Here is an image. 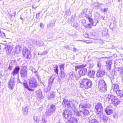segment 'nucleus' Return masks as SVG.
Returning a JSON list of instances; mask_svg holds the SVG:
<instances>
[{
    "instance_id": "obj_52",
    "label": "nucleus",
    "mask_w": 123,
    "mask_h": 123,
    "mask_svg": "<svg viewBox=\"0 0 123 123\" xmlns=\"http://www.w3.org/2000/svg\"><path fill=\"white\" fill-rule=\"evenodd\" d=\"M91 14L90 13L89 14V15H86V18H88V19H89V18H90V15H91Z\"/></svg>"
},
{
    "instance_id": "obj_55",
    "label": "nucleus",
    "mask_w": 123,
    "mask_h": 123,
    "mask_svg": "<svg viewBox=\"0 0 123 123\" xmlns=\"http://www.w3.org/2000/svg\"><path fill=\"white\" fill-rule=\"evenodd\" d=\"M93 65L92 64H90L89 66L90 68H92L93 67Z\"/></svg>"
},
{
    "instance_id": "obj_12",
    "label": "nucleus",
    "mask_w": 123,
    "mask_h": 123,
    "mask_svg": "<svg viewBox=\"0 0 123 123\" xmlns=\"http://www.w3.org/2000/svg\"><path fill=\"white\" fill-rule=\"evenodd\" d=\"M71 103H72L71 101H69L67 100L64 99L63 100L62 104L66 107L71 108Z\"/></svg>"
},
{
    "instance_id": "obj_21",
    "label": "nucleus",
    "mask_w": 123,
    "mask_h": 123,
    "mask_svg": "<svg viewBox=\"0 0 123 123\" xmlns=\"http://www.w3.org/2000/svg\"><path fill=\"white\" fill-rule=\"evenodd\" d=\"M111 106H108L105 110L106 113L108 115H110L113 112V111L110 108Z\"/></svg>"
},
{
    "instance_id": "obj_30",
    "label": "nucleus",
    "mask_w": 123,
    "mask_h": 123,
    "mask_svg": "<svg viewBox=\"0 0 123 123\" xmlns=\"http://www.w3.org/2000/svg\"><path fill=\"white\" fill-rule=\"evenodd\" d=\"M61 78H58V79L60 81H61L63 79V78L65 77V73L64 71H61Z\"/></svg>"
},
{
    "instance_id": "obj_28",
    "label": "nucleus",
    "mask_w": 123,
    "mask_h": 123,
    "mask_svg": "<svg viewBox=\"0 0 123 123\" xmlns=\"http://www.w3.org/2000/svg\"><path fill=\"white\" fill-rule=\"evenodd\" d=\"M116 92V93L118 96H119V97L121 98L123 96L122 91L120 90L119 89Z\"/></svg>"
},
{
    "instance_id": "obj_59",
    "label": "nucleus",
    "mask_w": 123,
    "mask_h": 123,
    "mask_svg": "<svg viewBox=\"0 0 123 123\" xmlns=\"http://www.w3.org/2000/svg\"><path fill=\"white\" fill-rule=\"evenodd\" d=\"M18 83H21L20 81L19 78H18Z\"/></svg>"
},
{
    "instance_id": "obj_40",
    "label": "nucleus",
    "mask_w": 123,
    "mask_h": 123,
    "mask_svg": "<svg viewBox=\"0 0 123 123\" xmlns=\"http://www.w3.org/2000/svg\"><path fill=\"white\" fill-rule=\"evenodd\" d=\"M118 71L120 73H122L123 72V68L122 67L118 68Z\"/></svg>"
},
{
    "instance_id": "obj_18",
    "label": "nucleus",
    "mask_w": 123,
    "mask_h": 123,
    "mask_svg": "<svg viewBox=\"0 0 123 123\" xmlns=\"http://www.w3.org/2000/svg\"><path fill=\"white\" fill-rule=\"evenodd\" d=\"M20 68L19 66H17L16 67L13 71L11 73L12 75L14 76L18 74L19 72Z\"/></svg>"
},
{
    "instance_id": "obj_50",
    "label": "nucleus",
    "mask_w": 123,
    "mask_h": 123,
    "mask_svg": "<svg viewBox=\"0 0 123 123\" xmlns=\"http://www.w3.org/2000/svg\"><path fill=\"white\" fill-rule=\"evenodd\" d=\"M40 14V13L39 12L37 13L36 14V18H38L39 16V14Z\"/></svg>"
},
{
    "instance_id": "obj_32",
    "label": "nucleus",
    "mask_w": 123,
    "mask_h": 123,
    "mask_svg": "<svg viewBox=\"0 0 123 123\" xmlns=\"http://www.w3.org/2000/svg\"><path fill=\"white\" fill-rule=\"evenodd\" d=\"M23 85L25 87V88L27 89L28 90H31L32 91H33L31 89L28 87V86L27 83H23Z\"/></svg>"
},
{
    "instance_id": "obj_58",
    "label": "nucleus",
    "mask_w": 123,
    "mask_h": 123,
    "mask_svg": "<svg viewBox=\"0 0 123 123\" xmlns=\"http://www.w3.org/2000/svg\"><path fill=\"white\" fill-rule=\"evenodd\" d=\"M16 12H14L12 14V15L13 16H14V17L15 16V15H16Z\"/></svg>"
},
{
    "instance_id": "obj_38",
    "label": "nucleus",
    "mask_w": 123,
    "mask_h": 123,
    "mask_svg": "<svg viewBox=\"0 0 123 123\" xmlns=\"http://www.w3.org/2000/svg\"><path fill=\"white\" fill-rule=\"evenodd\" d=\"M93 5L97 9H98L99 8V4L98 3H94Z\"/></svg>"
},
{
    "instance_id": "obj_23",
    "label": "nucleus",
    "mask_w": 123,
    "mask_h": 123,
    "mask_svg": "<svg viewBox=\"0 0 123 123\" xmlns=\"http://www.w3.org/2000/svg\"><path fill=\"white\" fill-rule=\"evenodd\" d=\"M112 88L113 89V90L115 92L119 89V86L117 84H112Z\"/></svg>"
},
{
    "instance_id": "obj_4",
    "label": "nucleus",
    "mask_w": 123,
    "mask_h": 123,
    "mask_svg": "<svg viewBox=\"0 0 123 123\" xmlns=\"http://www.w3.org/2000/svg\"><path fill=\"white\" fill-rule=\"evenodd\" d=\"M98 87L100 92H105L106 91L107 86L104 80H100L99 83Z\"/></svg>"
},
{
    "instance_id": "obj_41",
    "label": "nucleus",
    "mask_w": 123,
    "mask_h": 123,
    "mask_svg": "<svg viewBox=\"0 0 123 123\" xmlns=\"http://www.w3.org/2000/svg\"><path fill=\"white\" fill-rule=\"evenodd\" d=\"M37 97L39 98H41L42 95L41 92H39V93H37Z\"/></svg>"
},
{
    "instance_id": "obj_57",
    "label": "nucleus",
    "mask_w": 123,
    "mask_h": 123,
    "mask_svg": "<svg viewBox=\"0 0 123 123\" xmlns=\"http://www.w3.org/2000/svg\"><path fill=\"white\" fill-rule=\"evenodd\" d=\"M73 50L74 52H75L76 51L77 49L76 48H74Z\"/></svg>"
},
{
    "instance_id": "obj_9",
    "label": "nucleus",
    "mask_w": 123,
    "mask_h": 123,
    "mask_svg": "<svg viewBox=\"0 0 123 123\" xmlns=\"http://www.w3.org/2000/svg\"><path fill=\"white\" fill-rule=\"evenodd\" d=\"M29 86L31 88H35L37 85L36 80L34 78L30 79L29 80Z\"/></svg>"
},
{
    "instance_id": "obj_49",
    "label": "nucleus",
    "mask_w": 123,
    "mask_h": 123,
    "mask_svg": "<svg viewBox=\"0 0 123 123\" xmlns=\"http://www.w3.org/2000/svg\"><path fill=\"white\" fill-rule=\"evenodd\" d=\"M40 26V27H41L42 28H44V25L43 24H42V23H41Z\"/></svg>"
},
{
    "instance_id": "obj_3",
    "label": "nucleus",
    "mask_w": 123,
    "mask_h": 123,
    "mask_svg": "<svg viewBox=\"0 0 123 123\" xmlns=\"http://www.w3.org/2000/svg\"><path fill=\"white\" fill-rule=\"evenodd\" d=\"M86 66V64H82L75 67V70L76 71L77 70L81 69L79 71V74L82 76L85 75L87 73V69L84 68Z\"/></svg>"
},
{
    "instance_id": "obj_31",
    "label": "nucleus",
    "mask_w": 123,
    "mask_h": 123,
    "mask_svg": "<svg viewBox=\"0 0 123 123\" xmlns=\"http://www.w3.org/2000/svg\"><path fill=\"white\" fill-rule=\"evenodd\" d=\"M33 119L36 123H38L40 120L39 119L37 116H34Z\"/></svg>"
},
{
    "instance_id": "obj_56",
    "label": "nucleus",
    "mask_w": 123,
    "mask_h": 123,
    "mask_svg": "<svg viewBox=\"0 0 123 123\" xmlns=\"http://www.w3.org/2000/svg\"><path fill=\"white\" fill-rule=\"evenodd\" d=\"M113 116L115 118H117V115H116V114L114 115H113Z\"/></svg>"
},
{
    "instance_id": "obj_26",
    "label": "nucleus",
    "mask_w": 123,
    "mask_h": 123,
    "mask_svg": "<svg viewBox=\"0 0 123 123\" xmlns=\"http://www.w3.org/2000/svg\"><path fill=\"white\" fill-rule=\"evenodd\" d=\"M88 121L89 123H98L95 119H92L90 118H88Z\"/></svg>"
},
{
    "instance_id": "obj_14",
    "label": "nucleus",
    "mask_w": 123,
    "mask_h": 123,
    "mask_svg": "<svg viewBox=\"0 0 123 123\" xmlns=\"http://www.w3.org/2000/svg\"><path fill=\"white\" fill-rule=\"evenodd\" d=\"M115 96L111 95H106L105 96L106 100L108 101L109 103L111 104Z\"/></svg>"
},
{
    "instance_id": "obj_36",
    "label": "nucleus",
    "mask_w": 123,
    "mask_h": 123,
    "mask_svg": "<svg viewBox=\"0 0 123 123\" xmlns=\"http://www.w3.org/2000/svg\"><path fill=\"white\" fill-rule=\"evenodd\" d=\"M0 36L2 38H4L5 37V34L0 30Z\"/></svg>"
},
{
    "instance_id": "obj_53",
    "label": "nucleus",
    "mask_w": 123,
    "mask_h": 123,
    "mask_svg": "<svg viewBox=\"0 0 123 123\" xmlns=\"http://www.w3.org/2000/svg\"><path fill=\"white\" fill-rule=\"evenodd\" d=\"M87 10H88V9L87 8H85V9H84L83 10V11L84 13H86V11Z\"/></svg>"
},
{
    "instance_id": "obj_15",
    "label": "nucleus",
    "mask_w": 123,
    "mask_h": 123,
    "mask_svg": "<svg viewBox=\"0 0 123 123\" xmlns=\"http://www.w3.org/2000/svg\"><path fill=\"white\" fill-rule=\"evenodd\" d=\"M53 80L52 79H50L49 80L48 86L46 89H45V92H47L50 91V90L51 88Z\"/></svg>"
},
{
    "instance_id": "obj_11",
    "label": "nucleus",
    "mask_w": 123,
    "mask_h": 123,
    "mask_svg": "<svg viewBox=\"0 0 123 123\" xmlns=\"http://www.w3.org/2000/svg\"><path fill=\"white\" fill-rule=\"evenodd\" d=\"M20 74L21 77L25 80L27 77L26 69L25 68H23L20 72Z\"/></svg>"
},
{
    "instance_id": "obj_1",
    "label": "nucleus",
    "mask_w": 123,
    "mask_h": 123,
    "mask_svg": "<svg viewBox=\"0 0 123 123\" xmlns=\"http://www.w3.org/2000/svg\"><path fill=\"white\" fill-rule=\"evenodd\" d=\"M80 110V111H77L75 112V114L78 116L85 117V116L89 114V112L88 110V108H90L91 105L86 102H83L81 103L79 105Z\"/></svg>"
},
{
    "instance_id": "obj_48",
    "label": "nucleus",
    "mask_w": 123,
    "mask_h": 123,
    "mask_svg": "<svg viewBox=\"0 0 123 123\" xmlns=\"http://www.w3.org/2000/svg\"><path fill=\"white\" fill-rule=\"evenodd\" d=\"M92 25H92L91 24H89L87 25V27L88 28H91L92 26Z\"/></svg>"
},
{
    "instance_id": "obj_17",
    "label": "nucleus",
    "mask_w": 123,
    "mask_h": 123,
    "mask_svg": "<svg viewBox=\"0 0 123 123\" xmlns=\"http://www.w3.org/2000/svg\"><path fill=\"white\" fill-rule=\"evenodd\" d=\"M66 123H78L77 119L75 118L70 117L69 119L66 122Z\"/></svg>"
},
{
    "instance_id": "obj_7",
    "label": "nucleus",
    "mask_w": 123,
    "mask_h": 123,
    "mask_svg": "<svg viewBox=\"0 0 123 123\" xmlns=\"http://www.w3.org/2000/svg\"><path fill=\"white\" fill-rule=\"evenodd\" d=\"M23 55L25 58L30 59L31 57L30 52L26 48H24L23 51Z\"/></svg>"
},
{
    "instance_id": "obj_46",
    "label": "nucleus",
    "mask_w": 123,
    "mask_h": 123,
    "mask_svg": "<svg viewBox=\"0 0 123 123\" xmlns=\"http://www.w3.org/2000/svg\"><path fill=\"white\" fill-rule=\"evenodd\" d=\"M108 9L107 8H105L104 9H101L102 11L103 12H106L107 11Z\"/></svg>"
},
{
    "instance_id": "obj_16",
    "label": "nucleus",
    "mask_w": 123,
    "mask_h": 123,
    "mask_svg": "<svg viewBox=\"0 0 123 123\" xmlns=\"http://www.w3.org/2000/svg\"><path fill=\"white\" fill-rule=\"evenodd\" d=\"M5 48L7 54L9 55L12 52L13 49L12 47L10 46L6 45Z\"/></svg>"
},
{
    "instance_id": "obj_54",
    "label": "nucleus",
    "mask_w": 123,
    "mask_h": 123,
    "mask_svg": "<svg viewBox=\"0 0 123 123\" xmlns=\"http://www.w3.org/2000/svg\"><path fill=\"white\" fill-rule=\"evenodd\" d=\"M108 118L107 117H103V119L105 121H107L108 120Z\"/></svg>"
},
{
    "instance_id": "obj_64",
    "label": "nucleus",
    "mask_w": 123,
    "mask_h": 123,
    "mask_svg": "<svg viewBox=\"0 0 123 123\" xmlns=\"http://www.w3.org/2000/svg\"><path fill=\"white\" fill-rule=\"evenodd\" d=\"M20 19H21L22 20H23V18L21 17H20Z\"/></svg>"
},
{
    "instance_id": "obj_13",
    "label": "nucleus",
    "mask_w": 123,
    "mask_h": 123,
    "mask_svg": "<svg viewBox=\"0 0 123 123\" xmlns=\"http://www.w3.org/2000/svg\"><path fill=\"white\" fill-rule=\"evenodd\" d=\"M105 70L102 69H99L97 73V77L98 78L103 76L105 74Z\"/></svg>"
},
{
    "instance_id": "obj_2",
    "label": "nucleus",
    "mask_w": 123,
    "mask_h": 123,
    "mask_svg": "<svg viewBox=\"0 0 123 123\" xmlns=\"http://www.w3.org/2000/svg\"><path fill=\"white\" fill-rule=\"evenodd\" d=\"M92 85V81L87 78H84L81 80L80 87L82 88L88 89L90 88Z\"/></svg>"
},
{
    "instance_id": "obj_35",
    "label": "nucleus",
    "mask_w": 123,
    "mask_h": 123,
    "mask_svg": "<svg viewBox=\"0 0 123 123\" xmlns=\"http://www.w3.org/2000/svg\"><path fill=\"white\" fill-rule=\"evenodd\" d=\"M64 64H62L60 65V70L61 71H64Z\"/></svg>"
},
{
    "instance_id": "obj_47",
    "label": "nucleus",
    "mask_w": 123,
    "mask_h": 123,
    "mask_svg": "<svg viewBox=\"0 0 123 123\" xmlns=\"http://www.w3.org/2000/svg\"><path fill=\"white\" fill-rule=\"evenodd\" d=\"M89 21V22H90L91 23H93V20L90 18H89V19H88Z\"/></svg>"
},
{
    "instance_id": "obj_63",
    "label": "nucleus",
    "mask_w": 123,
    "mask_h": 123,
    "mask_svg": "<svg viewBox=\"0 0 123 123\" xmlns=\"http://www.w3.org/2000/svg\"><path fill=\"white\" fill-rule=\"evenodd\" d=\"M13 16L11 14H9V16L11 17H12V16Z\"/></svg>"
},
{
    "instance_id": "obj_24",
    "label": "nucleus",
    "mask_w": 123,
    "mask_h": 123,
    "mask_svg": "<svg viewBox=\"0 0 123 123\" xmlns=\"http://www.w3.org/2000/svg\"><path fill=\"white\" fill-rule=\"evenodd\" d=\"M111 64L112 62L111 60H108L106 62V64L107 65V69L109 70L111 69Z\"/></svg>"
},
{
    "instance_id": "obj_43",
    "label": "nucleus",
    "mask_w": 123,
    "mask_h": 123,
    "mask_svg": "<svg viewBox=\"0 0 123 123\" xmlns=\"http://www.w3.org/2000/svg\"><path fill=\"white\" fill-rule=\"evenodd\" d=\"M81 22L83 25H84L86 23V21L85 19H83L81 20Z\"/></svg>"
},
{
    "instance_id": "obj_34",
    "label": "nucleus",
    "mask_w": 123,
    "mask_h": 123,
    "mask_svg": "<svg viewBox=\"0 0 123 123\" xmlns=\"http://www.w3.org/2000/svg\"><path fill=\"white\" fill-rule=\"evenodd\" d=\"M14 64H12V63H10L9 64V67L8 68V69L10 70H11L12 69V68L13 67Z\"/></svg>"
},
{
    "instance_id": "obj_20",
    "label": "nucleus",
    "mask_w": 123,
    "mask_h": 123,
    "mask_svg": "<svg viewBox=\"0 0 123 123\" xmlns=\"http://www.w3.org/2000/svg\"><path fill=\"white\" fill-rule=\"evenodd\" d=\"M29 107L28 106H24L23 107L22 111L24 115L25 116L27 115L28 114V110Z\"/></svg>"
},
{
    "instance_id": "obj_27",
    "label": "nucleus",
    "mask_w": 123,
    "mask_h": 123,
    "mask_svg": "<svg viewBox=\"0 0 123 123\" xmlns=\"http://www.w3.org/2000/svg\"><path fill=\"white\" fill-rule=\"evenodd\" d=\"M21 49V47L20 46H16L15 50V53H19Z\"/></svg>"
},
{
    "instance_id": "obj_5",
    "label": "nucleus",
    "mask_w": 123,
    "mask_h": 123,
    "mask_svg": "<svg viewBox=\"0 0 123 123\" xmlns=\"http://www.w3.org/2000/svg\"><path fill=\"white\" fill-rule=\"evenodd\" d=\"M56 108L55 105H51L49 108L45 112V114L48 116H50L55 112Z\"/></svg>"
},
{
    "instance_id": "obj_25",
    "label": "nucleus",
    "mask_w": 123,
    "mask_h": 123,
    "mask_svg": "<svg viewBox=\"0 0 123 123\" xmlns=\"http://www.w3.org/2000/svg\"><path fill=\"white\" fill-rule=\"evenodd\" d=\"M95 73V71L92 70H90L88 73V75L90 77L93 78Z\"/></svg>"
},
{
    "instance_id": "obj_39",
    "label": "nucleus",
    "mask_w": 123,
    "mask_h": 123,
    "mask_svg": "<svg viewBox=\"0 0 123 123\" xmlns=\"http://www.w3.org/2000/svg\"><path fill=\"white\" fill-rule=\"evenodd\" d=\"M42 121L43 123H46L47 121L45 119L44 116H43L42 117Z\"/></svg>"
},
{
    "instance_id": "obj_19",
    "label": "nucleus",
    "mask_w": 123,
    "mask_h": 123,
    "mask_svg": "<svg viewBox=\"0 0 123 123\" xmlns=\"http://www.w3.org/2000/svg\"><path fill=\"white\" fill-rule=\"evenodd\" d=\"M120 101L116 97H114L111 104L115 106L117 105L120 103Z\"/></svg>"
},
{
    "instance_id": "obj_6",
    "label": "nucleus",
    "mask_w": 123,
    "mask_h": 123,
    "mask_svg": "<svg viewBox=\"0 0 123 123\" xmlns=\"http://www.w3.org/2000/svg\"><path fill=\"white\" fill-rule=\"evenodd\" d=\"M96 112L98 114H101L103 112V107L102 104L100 103L97 104L95 106Z\"/></svg>"
},
{
    "instance_id": "obj_60",
    "label": "nucleus",
    "mask_w": 123,
    "mask_h": 123,
    "mask_svg": "<svg viewBox=\"0 0 123 123\" xmlns=\"http://www.w3.org/2000/svg\"><path fill=\"white\" fill-rule=\"evenodd\" d=\"M65 47L67 49H69V46L68 45L66 46H65Z\"/></svg>"
},
{
    "instance_id": "obj_29",
    "label": "nucleus",
    "mask_w": 123,
    "mask_h": 123,
    "mask_svg": "<svg viewBox=\"0 0 123 123\" xmlns=\"http://www.w3.org/2000/svg\"><path fill=\"white\" fill-rule=\"evenodd\" d=\"M36 44L39 45L40 46H43L44 44L43 42L41 40L36 41Z\"/></svg>"
},
{
    "instance_id": "obj_10",
    "label": "nucleus",
    "mask_w": 123,
    "mask_h": 123,
    "mask_svg": "<svg viewBox=\"0 0 123 123\" xmlns=\"http://www.w3.org/2000/svg\"><path fill=\"white\" fill-rule=\"evenodd\" d=\"M63 117L66 119L72 116V113L68 109L65 110L62 113Z\"/></svg>"
},
{
    "instance_id": "obj_37",
    "label": "nucleus",
    "mask_w": 123,
    "mask_h": 123,
    "mask_svg": "<svg viewBox=\"0 0 123 123\" xmlns=\"http://www.w3.org/2000/svg\"><path fill=\"white\" fill-rule=\"evenodd\" d=\"M102 65L101 62L100 61L98 62L97 63V66L99 68V69H102Z\"/></svg>"
},
{
    "instance_id": "obj_8",
    "label": "nucleus",
    "mask_w": 123,
    "mask_h": 123,
    "mask_svg": "<svg viewBox=\"0 0 123 123\" xmlns=\"http://www.w3.org/2000/svg\"><path fill=\"white\" fill-rule=\"evenodd\" d=\"M15 78L14 77H11L8 82V87L11 89H12L15 85Z\"/></svg>"
},
{
    "instance_id": "obj_22",
    "label": "nucleus",
    "mask_w": 123,
    "mask_h": 123,
    "mask_svg": "<svg viewBox=\"0 0 123 123\" xmlns=\"http://www.w3.org/2000/svg\"><path fill=\"white\" fill-rule=\"evenodd\" d=\"M101 33L103 36L106 37L108 35V29L106 28H104L102 30Z\"/></svg>"
},
{
    "instance_id": "obj_62",
    "label": "nucleus",
    "mask_w": 123,
    "mask_h": 123,
    "mask_svg": "<svg viewBox=\"0 0 123 123\" xmlns=\"http://www.w3.org/2000/svg\"><path fill=\"white\" fill-rule=\"evenodd\" d=\"M37 78L38 79V80H39V81H40V82H41V80H40V78H39L38 77V76H37Z\"/></svg>"
},
{
    "instance_id": "obj_45",
    "label": "nucleus",
    "mask_w": 123,
    "mask_h": 123,
    "mask_svg": "<svg viewBox=\"0 0 123 123\" xmlns=\"http://www.w3.org/2000/svg\"><path fill=\"white\" fill-rule=\"evenodd\" d=\"M71 25L72 26L75 27H76L77 26V24H74V23H71Z\"/></svg>"
},
{
    "instance_id": "obj_42",
    "label": "nucleus",
    "mask_w": 123,
    "mask_h": 123,
    "mask_svg": "<svg viewBox=\"0 0 123 123\" xmlns=\"http://www.w3.org/2000/svg\"><path fill=\"white\" fill-rule=\"evenodd\" d=\"M55 96V95L54 93H52L50 94V97L51 98H54Z\"/></svg>"
},
{
    "instance_id": "obj_33",
    "label": "nucleus",
    "mask_w": 123,
    "mask_h": 123,
    "mask_svg": "<svg viewBox=\"0 0 123 123\" xmlns=\"http://www.w3.org/2000/svg\"><path fill=\"white\" fill-rule=\"evenodd\" d=\"M58 66L57 65H56L55 66V67L54 69V71L56 73L58 74Z\"/></svg>"
},
{
    "instance_id": "obj_44",
    "label": "nucleus",
    "mask_w": 123,
    "mask_h": 123,
    "mask_svg": "<svg viewBox=\"0 0 123 123\" xmlns=\"http://www.w3.org/2000/svg\"><path fill=\"white\" fill-rule=\"evenodd\" d=\"M48 52L46 51H43L42 53L40 55H46Z\"/></svg>"
},
{
    "instance_id": "obj_51",
    "label": "nucleus",
    "mask_w": 123,
    "mask_h": 123,
    "mask_svg": "<svg viewBox=\"0 0 123 123\" xmlns=\"http://www.w3.org/2000/svg\"><path fill=\"white\" fill-rule=\"evenodd\" d=\"M84 35L85 37L86 38H88V35L87 33H85Z\"/></svg>"
},
{
    "instance_id": "obj_61",
    "label": "nucleus",
    "mask_w": 123,
    "mask_h": 123,
    "mask_svg": "<svg viewBox=\"0 0 123 123\" xmlns=\"http://www.w3.org/2000/svg\"><path fill=\"white\" fill-rule=\"evenodd\" d=\"M37 7H34V6H32V7L33 8L35 9H36V8H37Z\"/></svg>"
}]
</instances>
